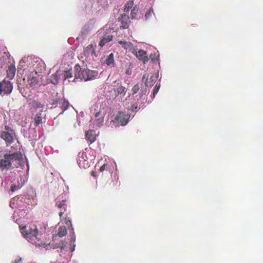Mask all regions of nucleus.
<instances>
[{"mask_svg": "<svg viewBox=\"0 0 263 263\" xmlns=\"http://www.w3.org/2000/svg\"><path fill=\"white\" fill-rule=\"evenodd\" d=\"M28 83L30 86H33L35 85L37 83V80L36 78L33 77L29 79Z\"/></svg>", "mask_w": 263, "mask_h": 263, "instance_id": "nucleus-24", "label": "nucleus"}, {"mask_svg": "<svg viewBox=\"0 0 263 263\" xmlns=\"http://www.w3.org/2000/svg\"><path fill=\"white\" fill-rule=\"evenodd\" d=\"M60 79V74L59 70H57V72L54 73L52 74L50 76V82L55 85L58 83L59 80Z\"/></svg>", "mask_w": 263, "mask_h": 263, "instance_id": "nucleus-13", "label": "nucleus"}, {"mask_svg": "<svg viewBox=\"0 0 263 263\" xmlns=\"http://www.w3.org/2000/svg\"><path fill=\"white\" fill-rule=\"evenodd\" d=\"M132 53H134L139 60L142 61L144 63L147 62L149 60L147 53L143 50H139L137 51V49L135 48V52H133Z\"/></svg>", "mask_w": 263, "mask_h": 263, "instance_id": "nucleus-6", "label": "nucleus"}, {"mask_svg": "<svg viewBox=\"0 0 263 263\" xmlns=\"http://www.w3.org/2000/svg\"><path fill=\"white\" fill-rule=\"evenodd\" d=\"M84 78L85 81L93 79L98 75V72L96 71L90 70L86 69L83 70Z\"/></svg>", "mask_w": 263, "mask_h": 263, "instance_id": "nucleus-7", "label": "nucleus"}, {"mask_svg": "<svg viewBox=\"0 0 263 263\" xmlns=\"http://www.w3.org/2000/svg\"><path fill=\"white\" fill-rule=\"evenodd\" d=\"M15 67L14 66H10L9 67L8 69L7 70V77L10 79L12 80L15 73Z\"/></svg>", "mask_w": 263, "mask_h": 263, "instance_id": "nucleus-14", "label": "nucleus"}, {"mask_svg": "<svg viewBox=\"0 0 263 263\" xmlns=\"http://www.w3.org/2000/svg\"><path fill=\"white\" fill-rule=\"evenodd\" d=\"M21 260H22V259H21V258H20V259H19V260H18V261H16V260L15 262H11V263H16V262H18V261H21Z\"/></svg>", "mask_w": 263, "mask_h": 263, "instance_id": "nucleus-43", "label": "nucleus"}, {"mask_svg": "<svg viewBox=\"0 0 263 263\" xmlns=\"http://www.w3.org/2000/svg\"><path fill=\"white\" fill-rule=\"evenodd\" d=\"M104 114L101 111H98L96 113L95 116L94 123L96 126L100 127L103 125L104 123Z\"/></svg>", "mask_w": 263, "mask_h": 263, "instance_id": "nucleus-8", "label": "nucleus"}, {"mask_svg": "<svg viewBox=\"0 0 263 263\" xmlns=\"http://www.w3.org/2000/svg\"><path fill=\"white\" fill-rule=\"evenodd\" d=\"M139 89H140V87H139V85L138 84L135 85L132 89L133 93H136L139 91Z\"/></svg>", "mask_w": 263, "mask_h": 263, "instance_id": "nucleus-31", "label": "nucleus"}, {"mask_svg": "<svg viewBox=\"0 0 263 263\" xmlns=\"http://www.w3.org/2000/svg\"><path fill=\"white\" fill-rule=\"evenodd\" d=\"M14 132H1L0 133V137L7 143L11 144L14 141Z\"/></svg>", "mask_w": 263, "mask_h": 263, "instance_id": "nucleus-5", "label": "nucleus"}, {"mask_svg": "<svg viewBox=\"0 0 263 263\" xmlns=\"http://www.w3.org/2000/svg\"><path fill=\"white\" fill-rule=\"evenodd\" d=\"M114 62V54L111 53L107 59L106 60L105 63L107 65H111L113 64Z\"/></svg>", "mask_w": 263, "mask_h": 263, "instance_id": "nucleus-20", "label": "nucleus"}, {"mask_svg": "<svg viewBox=\"0 0 263 263\" xmlns=\"http://www.w3.org/2000/svg\"><path fill=\"white\" fill-rule=\"evenodd\" d=\"M105 166H106V165L105 164H104L100 168V172H103L105 170Z\"/></svg>", "mask_w": 263, "mask_h": 263, "instance_id": "nucleus-37", "label": "nucleus"}, {"mask_svg": "<svg viewBox=\"0 0 263 263\" xmlns=\"http://www.w3.org/2000/svg\"><path fill=\"white\" fill-rule=\"evenodd\" d=\"M118 95H124L126 92V89L125 87L120 86L118 88H117L116 90Z\"/></svg>", "mask_w": 263, "mask_h": 263, "instance_id": "nucleus-22", "label": "nucleus"}, {"mask_svg": "<svg viewBox=\"0 0 263 263\" xmlns=\"http://www.w3.org/2000/svg\"><path fill=\"white\" fill-rule=\"evenodd\" d=\"M90 30V28L89 25H85L83 28L82 33L86 34L88 33V32Z\"/></svg>", "mask_w": 263, "mask_h": 263, "instance_id": "nucleus-30", "label": "nucleus"}, {"mask_svg": "<svg viewBox=\"0 0 263 263\" xmlns=\"http://www.w3.org/2000/svg\"><path fill=\"white\" fill-rule=\"evenodd\" d=\"M159 87H160V85H159L158 87L156 86L155 87V89H154V92H153V95L154 96L158 93L159 89Z\"/></svg>", "mask_w": 263, "mask_h": 263, "instance_id": "nucleus-35", "label": "nucleus"}, {"mask_svg": "<svg viewBox=\"0 0 263 263\" xmlns=\"http://www.w3.org/2000/svg\"><path fill=\"white\" fill-rule=\"evenodd\" d=\"M75 71L76 73L79 72L81 70V68L80 67V66L78 64H77L75 66Z\"/></svg>", "mask_w": 263, "mask_h": 263, "instance_id": "nucleus-32", "label": "nucleus"}, {"mask_svg": "<svg viewBox=\"0 0 263 263\" xmlns=\"http://www.w3.org/2000/svg\"><path fill=\"white\" fill-rule=\"evenodd\" d=\"M86 139L90 141L91 143L94 142L96 140V134L94 130H90L86 133Z\"/></svg>", "mask_w": 263, "mask_h": 263, "instance_id": "nucleus-12", "label": "nucleus"}, {"mask_svg": "<svg viewBox=\"0 0 263 263\" xmlns=\"http://www.w3.org/2000/svg\"><path fill=\"white\" fill-rule=\"evenodd\" d=\"M158 72L157 73L154 74L150 78L149 80H148V78L146 79V81H145V84L146 87L152 86L155 83L156 80L158 78Z\"/></svg>", "mask_w": 263, "mask_h": 263, "instance_id": "nucleus-10", "label": "nucleus"}, {"mask_svg": "<svg viewBox=\"0 0 263 263\" xmlns=\"http://www.w3.org/2000/svg\"><path fill=\"white\" fill-rule=\"evenodd\" d=\"M68 102H66L65 100L63 99H59L58 100H56L55 102H53V104H57L59 105L60 107H63L65 109H66L68 107Z\"/></svg>", "mask_w": 263, "mask_h": 263, "instance_id": "nucleus-16", "label": "nucleus"}, {"mask_svg": "<svg viewBox=\"0 0 263 263\" xmlns=\"http://www.w3.org/2000/svg\"><path fill=\"white\" fill-rule=\"evenodd\" d=\"M78 164H79L80 167H84V165L82 166V165L81 164V160H80V158L78 160Z\"/></svg>", "mask_w": 263, "mask_h": 263, "instance_id": "nucleus-38", "label": "nucleus"}, {"mask_svg": "<svg viewBox=\"0 0 263 263\" xmlns=\"http://www.w3.org/2000/svg\"><path fill=\"white\" fill-rule=\"evenodd\" d=\"M118 43L121 45L122 47L124 48L125 49L128 50L132 52H135V47H134L132 43L129 42H127L125 41H118Z\"/></svg>", "mask_w": 263, "mask_h": 263, "instance_id": "nucleus-9", "label": "nucleus"}, {"mask_svg": "<svg viewBox=\"0 0 263 263\" xmlns=\"http://www.w3.org/2000/svg\"><path fill=\"white\" fill-rule=\"evenodd\" d=\"M83 75H84L83 74V71L81 70L79 72L75 73V78L76 79H80L81 80H83V78H84Z\"/></svg>", "mask_w": 263, "mask_h": 263, "instance_id": "nucleus-26", "label": "nucleus"}, {"mask_svg": "<svg viewBox=\"0 0 263 263\" xmlns=\"http://www.w3.org/2000/svg\"><path fill=\"white\" fill-rule=\"evenodd\" d=\"M129 117L127 115H124L122 112H119L118 116L114 121V123H116L118 126L125 125L128 122V119Z\"/></svg>", "mask_w": 263, "mask_h": 263, "instance_id": "nucleus-4", "label": "nucleus"}, {"mask_svg": "<svg viewBox=\"0 0 263 263\" xmlns=\"http://www.w3.org/2000/svg\"><path fill=\"white\" fill-rule=\"evenodd\" d=\"M60 246H61V250H64L65 248H66V242L63 241H61Z\"/></svg>", "mask_w": 263, "mask_h": 263, "instance_id": "nucleus-34", "label": "nucleus"}, {"mask_svg": "<svg viewBox=\"0 0 263 263\" xmlns=\"http://www.w3.org/2000/svg\"><path fill=\"white\" fill-rule=\"evenodd\" d=\"M134 4L133 1H129L125 5L124 8V12H127L129 11V9L133 7Z\"/></svg>", "mask_w": 263, "mask_h": 263, "instance_id": "nucleus-23", "label": "nucleus"}, {"mask_svg": "<svg viewBox=\"0 0 263 263\" xmlns=\"http://www.w3.org/2000/svg\"><path fill=\"white\" fill-rule=\"evenodd\" d=\"M34 122L36 126H37L42 123V121L41 113L36 115L35 117L34 118Z\"/></svg>", "mask_w": 263, "mask_h": 263, "instance_id": "nucleus-21", "label": "nucleus"}, {"mask_svg": "<svg viewBox=\"0 0 263 263\" xmlns=\"http://www.w3.org/2000/svg\"><path fill=\"white\" fill-rule=\"evenodd\" d=\"M68 223H69L70 224H71V221H67L66 222V224H68Z\"/></svg>", "mask_w": 263, "mask_h": 263, "instance_id": "nucleus-44", "label": "nucleus"}, {"mask_svg": "<svg viewBox=\"0 0 263 263\" xmlns=\"http://www.w3.org/2000/svg\"><path fill=\"white\" fill-rule=\"evenodd\" d=\"M67 234V230L65 227H61L59 228L58 235L62 237Z\"/></svg>", "mask_w": 263, "mask_h": 263, "instance_id": "nucleus-19", "label": "nucleus"}, {"mask_svg": "<svg viewBox=\"0 0 263 263\" xmlns=\"http://www.w3.org/2000/svg\"><path fill=\"white\" fill-rule=\"evenodd\" d=\"M138 11V9L137 7H134L131 12L130 15L132 19H134L136 17V15L137 14V12Z\"/></svg>", "mask_w": 263, "mask_h": 263, "instance_id": "nucleus-25", "label": "nucleus"}, {"mask_svg": "<svg viewBox=\"0 0 263 263\" xmlns=\"http://www.w3.org/2000/svg\"><path fill=\"white\" fill-rule=\"evenodd\" d=\"M65 200H63L61 201H58L56 202V205L58 206L59 208H61L63 207L65 205Z\"/></svg>", "mask_w": 263, "mask_h": 263, "instance_id": "nucleus-29", "label": "nucleus"}, {"mask_svg": "<svg viewBox=\"0 0 263 263\" xmlns=\"http://www.w3.org/2000/svg\"><path fill=\"white\" fill-rule=\"evenodd\" d=\"M147 78H148V77H146L145 75L143 76L142 78V81L145 82Z\"/></svg>", "mask_w": 263, "mask_h": 263, "instance_id": "nucleus-40", "label": "nucleus"}, {"mask_svg": "<svg viewBox=\"0 0 263 263\" xmlns=\"http://www.w3.org/2000/svg\"><path fill=\"white\" fill-rule=\"evenodd\" d=\"M154 14L153 13V10H152L151 9H150L147 12H146V13H145V20H148L149 17H151L152 15Z\"/></svg>", "mask_w": 263, "mask_h": 263, "instance_id": "nucleus-27", "label": "nucleus"}, {"mask_svg": "<svg viewBox=\"0 0 263 263\" xmlns=\"http://www.w3.org/2000/svg\"><path fill=\"white\" fill-rule=\"evenodd\" d=\"M25 63V60L24 59H22L20 62V64H19V66H21L22 67H23V65L22 64L23 63Z\"/></svg>", "mask_w": 263, "mask_h": 263, "instance_id": "nucleus-39", "label": "nucleus"}, {"mask_svg": "<svg viewBox=\"0 0 263 263\" xmlns=\"http://www.w3.org/2000/svg\"><path fill=\"white\" fill-rule=\"evenodd\" d=\"M91 175H92L93 176H96V175H95V172H91Z\"/></svg>", "mask_w": 263, "mask_h": 263, "instance_id": "nucleus-42", "label": "nucleus"}, {"mask_svg": "<svg viewBox=\"0 0 263 263\" xmlns=\"http://www.w3.org/2000/svg\"><path fill=\"white\" fill-rule=\"evenodd\" d=\"M72 78V72L70 70L66 71L64 74V79H68Z\"/></svg>", "mask_w": 263, "mask_h": 263, "instance_id": "nucleus-28", "label": "nucleus"}, {"mask_svg": "<svg viewBox=\"0 0 263 263\" xmlns=\"http://www.w3.org/2000/svg\"><path fill=\"white\" fill-rule=\"evenodd\" d=\"M112 39V35H107L103 36L99 43V45L103 47L106 43L110 42Z\"/></svg>", "mask_w": 263, "mask_h": 263, "instance_id": "nucleus-15", "label": "nucleus"}, {"mask_svg": "<svg viewBox=\"0 0 263 263\" xmlns=\"http://www.w3.org/2000/svg\"><path fill=\"white\" fill-rule=\"evenodd\" d=\"M23 155L21 153H6L0 159L1 171H8L11 168H17L23 162Z\"/></svg>", "mask_w": 263, "mask_h": 263, "instance_id": "nucleus-1", "label": "nucleus"}, {"mask_svg": "<svg viewBox=\"0 0 263 263\" xmlns=\"http://www.w3.org/2000/svg\"><path fill=\"white\" fill-rule=\"evenodd\" d=\"M10 131H13V130H12L9 126H8V125H6L5 126V130H4L3 132H10Z\"/></svg>", "mask_w": 263, "mask_h": 263, "instance_id": "nucleus-36", "label": "nucleus"}, {"mask_svg": "<svg viewBox=\"0 0 263 263\" xmlns=\"http://www.w3.org/2000/svg\"><path fill=\"white\" fill-rule=\"evenodd\" d=\"M18 186H17L16 185H12L11 187V191L12 192H14L18 189Z\"/></svg>", "mask_w": 263, "mask_h": 263, "instance_id": "nucleus-33", "label": "nucleus"}, {"mask_svg": "<svg viewBox=\"0 0 263 263\" xmlns=\"http://www.w3.org/2000/svg\"><path fill=\"white\" fill-rule=\"evenodd\" d=\"M75 237H74V236L72 235V237H71V241H75Z\"/></svg>", "mask_w": 263, "mask_h": 263, "instance_id": "nucleus-41", "label": "nucleus"}, {"mask_svg": "<svg viewBox=\"0 0 263 263\" xmlns=\"http://www.w3.org/2000/svg\"><path fill=\"white\" fill-rule=\"evenodd\" d=\"M62 214H63V212H60V213H59V215H60V217H61V216H62Z\"/></svg>", "mask_w": 263, "mask_h": 263, "instance_id": "nucleus-45", "label": "nucleus"}, {"mask_svg": "<svg viewBox=\"0 0 263 263\" xmlns=\"http://www.w3.org/2000/svg\"><path fill=\"white\" fill-rule=\"evenodd\" d=\"M120 20L122 24L123 28L124 29L128 28L129 24L130 23L129 16L126 14H123L121 15V17Z\"/></svg>", "mask_w": 263, "mask_h": 263, "instance_id": "nucleus-11", "label": "nucleus"}, {"mask_svg": "<svg viewBox=\"0 0 263 263\" xmlns=\"http://www.w3.org/2000/svg\"><path fill=\"white\" fill-rule=\"evenodd\" d=\"M12 85L9 81L4 79L0 83V95L4 92L5 94L10 93L12 90Z\"/></svg>", "mask_w": 263, "mask_h": 263, "instance_id": "nucleus-3", "label": "nucleus"}, {"mask_svg": "<svg viewBox=\"0 0 263 263\" xmlns=\"http://www.w3.org/2000/svg\"><path fill=\"white\" fill-rule=\"evenodd\" d=\"M31 106L35 108H42L43 110L44 107V104L42 102L33 100L31 102Z\"/></svg>", "mask_w": 263, "mask_h": 263, "instance_id": "nucleus-17", "label": "nucleus"}, {"mask_svg": "<svg viewBox=\"0 0 263 263\" xmlns=\"http://www.w3.org/2000/svg\"><path fill=\"white\" fill-rule=\"evenodd\" d=\"M26 227H24L23 229H22V234L27 238H32L35 241V239L37 240V241H40V237L38 235V231L35 228L34 229H30L28 232H27L25 231ZM34 243H36L37 245L41 246V244H42V242L41 243H37L36 241H34Z\"/></svg>", "mask_w": 263, "mask_h": 263, "instance_id": "nucleus-2", "label": "nucleus"}, {"mask_svg": "<svg viewBox=\"0 0 263 263\" xmlns=\"http://www.w3.org/2000/svg\"><path fill=\"white\" fill-rule=\"evenodd\" d=\"M86 56H89L90 54L94 53V49L92 44H90L87 46L84 51Z\"/></svg>", "mask_w": 263, "mask_h": 263, "instance_id": "nucleus-18", "label": "nucleus"}, {"mask_svg": "<svg viewBox=\"0 0 263 263\" xmlns=\"http://www.w3.org/2000/svg\"><path fill=\"white\" fill-rule=\"evenodd\" d=\"M73 247H74V246ZM74 248H72V251H73L74 250Z\"/></svg>", "mask_w": 263, "mask_h": 263, "instance_id": "nucleus-46", "label": "nucleus"}]
</instances>
